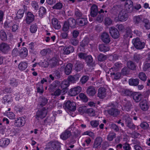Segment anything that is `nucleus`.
<instances>
[{"label": "nucleus", "mask_w": 150, "mask_h": 150, "mask_svg": "<svg viewBox=\"0 0 150 150\" xmlns=\"http://www.w3.org/2000/svg\"><path fill=\"white\" fill-rule=\"evenodd\" d=\"M49 104H47V107H43L38 110L36 113V118L38 120H42L45 117L47 112V110L51 109L52 108V106L50 107Z\"/></svg>", "instance_id": "f257e3e1"}, {"label": "nucleus", "mask_w": 150, "mask_h": 150, "mask_svg": "<svg viewBox=\"0 0 150 150\" xmlns=\"http://www.w3.org/2000/svg\"><path fill=\"white\" fill-rule=\"evenodd\" d=\"M61 144L57 141H50L47 144L45 150H60Z\"/></svg>", "instance_id": "f03ea898"}, {"label": "nucleus", "mask_w": 150, "mask_h": 150, "mask_svg": "<svg viewBox=\"0 0 150 150\" xmlns=\"http://www.w3.org/2000/svg\"><path fill=\"white\" fill-rule=\"evenodd\" d=\"M132 43L135 47L137 49H141L144 48L145 43L144 42H141L138 38L134 39L132 40Z\"/></svg>", "instance_id": "7ed1b4c3"}, {"label": "nucleus", "mask_w": 150, "mask_h": 150, "mask_svg": "<svg viewBox=\"0 0 150 150\" xmlns=\"http://www.w3.org/2000/svg\"><path fill=\"white\" fill-rule=\"evenodd\" d=\"M103 142V140L102 137H97L94 141L93 146V148L98 149L100 147Z\"/></svg>", "instance_id": "20e7f679"}, {"label": "nucleus", "mask_w": 150, "mask_h": 150, "mask_svg": "<svg viewBox=\"0 0 150 150\" xmlns=\"http://www.w3.org/2000/svg\"><path fill=\"white\" fill-rule=\"evenodd\" d=\"M110 33L112 37L114 39L118 38L120 34L118 30L114 27H111L110 30Z\"/></svg>", "instance_id": "39448f33"}, {"label": "nucleus", "mask_w": 150, "mask_h": 150, "mask_svg": "<svg viewBox=\"0 0 150 150\" xmlns=\"http://www.w3.org/2000/svg\"><path fill=\"white\" fill-rule=\"evenodd\" d=\"M81 90V88L80 86L72 88L69 90V95L71 96H74L79 93Z\"/></svg>", "instance_id": "423d86ee"}, {"label": "nucleus", "mask_w": 150, "mask_h": 150, "mask_svg": "<svg viewBox=\"0 0 150 150\" xmlns=\"http://www.w3.org/2000/svg\"><path fill=\"white\" fill-rule=\"evenodd\" d=\"M25 123V119L23 117H18L15 120V125L17 127H21L23 126Z\"/></svg>", "instance_id": "0eeeda50"}, {"label": "nucleus", "mask_w": 150, "mask_h": 150, "mask_svg": "<svg viewBox=\"0 0 150 150\" xmlns=\"http://www.w3.org/2000/svg\"><path fill=\"white\" fill-rule=\"evenodd\" d=\"M63 107L67 111H74L76 109V104H64Z\"/></svg>", "instance_id": "6e6552de"}, {"label": "nucleus", "mask_w": 150, "mask_h": 150, "mask_svg": "<svg viewBox=\"0 0 150 150\" xmlns=\"http://www.w3.org/2000/svg\"><path fill=\"white\" fill-rule=\"evenodd\" d=\"M11 49L8 45L5 43H2L0 45V50L3 52L6 53Z\"/></svg>", "instance_id": "1a4fd4ad"}, {"label": "nucleus", "mask_w": 150, "mask_h": 150, "mask_svg": "<svg viewBox=\"0 0 150 150\" xmlns=\"http://www.w3.org/2000/svg\"><path fill=\"white\" fill-rule=\"evenodd\" d=\"M106 89L103 87L100 88L98 91V96L101 99L104 98L106 96Z\"/></svg>", "instance_id": "9d476101"}, {"label": "nucleus", "mask_w": 150, "mask_h": 150, "mask_svg": "<svg viewBox=\"0 0 150 150\" xmlns=\"http://www.w3.org/2000/svg\"><path fill=\"white\" fill-rule=\"evenodd\" d=\"M101 39L105 43H108L110 42V38L108 33H103L101 36Z\"/></svg>", "instance_id": "9b49d317"}, {"label": "nucleus", "mask_w": 150, "mask_h": 150, "mask_svg": "<svg viewBox=\"0 0 150 150\" xmlns=\"http://www.w3.org/2000/svg\"><path fill=\"white\" fill-rule=\"evenodd\" d=\"M34 19V16L31 12H28L26 18V23L28 24H30L32 23Z\"/></svg>", "instance_id": "f8f14e48"}, {"label": "nucleus", "mask_w": 150, "mask_h": 150, "mask_svg": "<svg viewBox=\"0 0 150 150\" xmlns=\"http://www.w3.org/2000/svg\"><path fill=\"white\" fill-rule=\"evenodd\" d=\"M71 135L70 131L65 130L60 135V138L63 140H66L69 138Z\"/></svg>", "instance_id": "ddd939ff"}, {"label": "nucleus", "mask_w": 150, "mask_h": 150, "mask_svg": "<svg viewBox=\"0 0 150 150\" xmlns=\"http://www.w3.org/2000/svg\"><path fill=\"white\" fill-rule=\"evenodd\" d=\"M28 51L25 47H23L20 50L19 55L21 58L23 59L25 58L28 55Z\"/></svg>", "instance_id": "4468645a"}, {"label": "nucleus", "mask_w": 150, "mask_h": 150, "mask_svg": "<svg viewBox=\"0 0 150 150\" xmlns=\"http://www.w3.org/2000/svg\"><path fill=\"white\" fill-rule=\"evenodd\" d=\"M119 20L121 21H126L128 18V15L126 13H124L122 11L120 12L118 17Z\"/></svg>", "instance_id": "2eb2a0df"}, {"label": "nucleus", "mask_w": 150, "mask_h": 150, "mask_svg": "<svg viewBox=\"0 0 150 150\" xmlns=\"http://www.w3.org/2000/svg\"><path fill=\"white\" fill-rule=\"evenodd\" d=\"M108 114L113 116H117L120 113V111L118 109L114 108H112L107 110Z\"/></svg>", "instance_id": "dca6fc26"}, {"label": "nucleus", "mask_w": 150, "mask_h": 150, "mask_svg": "<svg viewBox=\"0 0 150 150\" xmlns=\"http://www.w3.org/2000/svg\"><path fill=\"white\" fill-rule=\"evenodd\" d=\"M87 93L89 96H93L96 93L97 90L93 86H90L87 90Z\"/></svg>", "instance_id": "f3484780"}, {"label": "nucleus", "mask_w": 150, "mask_h": 150, "mask_svg": "<svg viewBox=\"0 0 150 150\" xmlns=\"http://www.w3.org/2000/svg\"><path fill=\"white\" fill-rule=\"evenodd\" d=\"M126 124L129 128L132 129L135 128V126L132 122V119L130 117H127V119H126Z\"/></svg>", "instance_id": "a211bd4d"}, {"label": "nucleus", "mask_w": 150, "mask_h": 150, "mask_svg": "<svg viewBox=\"0 0 150 150\" xmlns=\"http://www.w3.org/2000/svg\"><path fill=\"white\" fill-rule=\"evenodd\" d=\"M77 23L80 26H83L87 23L88 21L86 18H80L76 20Z\"/></svg>", "instance_id": "6ab92c4d"}, {"label": "nucleus", "mask_w": 150, "mask_h": 150, "mask_svg": "<svg viewBox=\"0 0 150 150\" xmlns=\"http://www.w3.org/2000/svg\"><path fill=\"white\" fill-rule=\"evenodd\" d=\"M80 76L78 74H76L74 76H69L68 77L67 79L69 82L74 83L79 80Z\"/></svg>", "instance_id": "aec40b11"}, {"label": "nucleus", "mask_w": 150, "mask_h": 150, "mask_svg": "<svg viewBox=\"0 0 150 150\" xmlns=\"http://www.w3.org/2000/svg\"><path fill=\"white\" fill-rule=\"evenodd\" d=\"M28 64L26 62H21L18 65L19 70L21 71L25 70L28 67Z\"/></svg>", "instance_id": "412c9836"}, {"label": "nucleus", "mask_w": 150, "mask_h": 150, "mask_svg": "<svg viewBox=\"0 0 150 150\" xmlns=\"http://www.w3.org/2000/svg\"><path fill=\"white\" fill-rule=\"evenodd\" d=\"M64 53L65 54H69L73 52L74 51L73 47L71 46L68 47H64L63 49Z\"/></svg>", "instance_id": "4be33fe9"}, {"label": "nucleus", "mask_w": 150, "mask_h": 150, "mask_svg": "<svg viewBox=\"0 0 150 150\" xmlns=\"http://www.w3.org/2000/svg\"><path fill=\"white\" fill-rule=\"evenodd\" d=\"M98 7L96 5H93L91 9V16L94 17L96 16L98 13Z\"/></svg>", "instance_id": "5701e85b"}, {"label": "nucleus", "mask_w": 150, "mask_h": 150, "mask_svg": "<svg viewBox=\"0 0 150 150\" xmlns=\"http://www.w3.org/2000/svg\"><path fill=\"white\" fill-rule=\"evenodd\" d=\"M69 85V82L67 80L64 81L62 82L61 84V87L63 90L64 92H67V88Z\"/></svg>", "instance_id": "b1692460"}, {"label": "nucleus", "mask_w": 150, "mask_h": 150, "mask_svg": "<svg viewBox=\"0 0 150 150\" xmlns=\"http://www.w3.org/2000/svg\"><path fill=\"white\" fill-rule=\"evenodd\" d=\"M133 2L131 0L128 1L125 4V7L127 10H132L133 8Z\"/></svg>", "instance_id": "393cba45"}, {"label": "nucleus", "mask_w": 150, "mask_h": 150, "mask_svg": "<svg viewBox=\"0 0 150 150\" xmlns=\"http://www.w3.org/2000/svg\"><path fill=\"white\" fill-rule=\"evenodd\" d=\"M10 140L8 139H3L0 141V146L4 147L7 146L10 143Z\"/></svg>", "instance_id": "a878e982"}, {"label": "nucleus", "mask_w": 150, "mask_h": 150, "mask_svg": "<svg viewBox=\"0 0 150 150\" xmlns=\"http://www.w3.org/2000/svg\"><path fill=\"white\" fill-rule=\"evenodd\" d=\"M139 80L138 79H130L129 81V85L131 86H136L139 84Z\"/></svg>", "instance_id": "bb28decb"}, {"label": "nucleus", "mask_w": 150, "mask_h": 150, "mask_svg": "<svg viewBox=\"0 0 150 150\" xmlns=\"http://www.w3.org/2000/svg\"><path fill=\"white\" fill-rule=\"evenodd\" d=\"M72 67V64H68L67 65L65 70V72L67 75H68L70 73Z\"/></svg>", "instance_id": "cd10ccee"}, {"label": "nucleus", "mask_w": 150, "mask_h": 150, "mask_svg": "<svg viewBox=\"0 0 150 150\" xmlns=\"http://www.w3.org/2000/svg\"><path fill=\"white\" fill-rule=\"evenodd\" d=\"M115 137L116 134L114 132H110L107 136V139L109 141H111Z\"/></svg>", "instance_id": "c85d7f7f"}, {"label": "nucleus", "mask_w": 150, "mask_h": 150, "mask_svg": "<svg viewBox=\"0 0 150 150\" xmlns=\"http://www.w3.org/2000/svg\"><path fill=\"white\" fill-rule=\"evenodd\" d=\"M142 95L138 93L134 94L133 96V98L134 100L137 102H138L140 101L142 98Z\"/></svg>", "instance_id": "c756f323"}, {"label": "nucleus", "mask_w": 150, "mask_h": 150, "mask_svg": "<svg viewBox=\"0 0 150 150\" xmlns=\"http://www.w3.org/2000/svg\"><path fill=\"white\" fill-rule=\"evenodd\" d=\"M46 9L43 6L41 7L39 9V14L40 17L42 16L46 13Z\"/></svg>", "instance_id": "7c9ffc66"}, {"label": "nucleus", "mask_w": 150, "mask_h": 150, "mask_svg": "<svg viewBox=\"0 0 150 150\" xmlns=\"http://www.w3.org/2000/svg\"><path fill=\"white\" fill-rule=\"evenodd\" d=\"M24 11L23 9H19L17 12L16 17L18 19H21L23 16Z\"/></svg>", "instance_id": "2f4dec72"}, {"label": "nucleus", "mask_w": 150, "mask_h": 150, "mask_svg": "<svg viewBox=\"0 0 150 150\" xmlns=\"http://www.w3.org/2000/svg\"><path fill=\"white\" fill-rule=\"evenodd\" d=\"M99 49L100 51L106 52L108 51L110 48L108 46H105L102 44L99 45Z\"/></svg>", "instance_id": "473e14b6"}, {"label": "nucleus", "mask_w": 150, "mask_h": 150, "mask_svg": "<svg viewBox=\"0 0 150 150\" xmlns=\"http://www.w3.org/2000/svg\"><path fill=\"white\" fill-rule=\"evenodd\" d=\"M0 38L3 41H5L7 39L6 33L3 30H1L0 32Z\"/></svg>", "instance_id": "72a5a7b5"}, {"label": "nucleus", "mask_w": 150, "mask_h": 150, "mask_svg": "<svg viewBox=\"0 0 150 150\" xmlns=\"http://www.w3.org/2000/svg\"><path fill=\"white\" fill-rule=\"evenodd\" d=\"M58 62V60L56 58H53L50 61V64L52 67L57 64Z\"/></svg>", "instance_id": "f704fd0d"}, {"label": "nucleus", "mask_w": 150, "mask_h": 150, "mask_svg": "<svg viewBox=\"0 0 150 150\" xmlns=\"http://www.w3.org/2000/svg\"><path fill=\"white\" fill-rule=\"evenodd\" d=\"M79 97L83 102H86L88 100L87 97L83 93H80L79 95Z\"/></svg>", "instance_id": "c9c22d12"}, {"label": "nucleus", "mask_w": 150, "mask_h": 150, "mask_svg": "<svg viewBox=\"0 0 150 150\" xmlns=\"http://www.w3.org/2000/svg\"><path fill=\"white\" fill-rule=\"evenodd\" d=\"M111 76L112 78L115 79H118L120 78L121 75L119 73H111Z\"/></svg>", "instance_id": "e433bc0d"}, {"label": "nucleus", "mask_w": 150, "mask_h": 150, "mask_svg": "<svg viewBox=\"0 0 150 150\" xmlns=\"http://www.w3.org/2000/svg\"><path fill=\"white\" fill-rule=\"evenodd\" d=\"M139 77L142 80L145 81L146 79V75L143 72H140L139 74Z\"/></svg>", "instance_id": "4c0bfd02"}, {"label": "nucleus", "mask_w": 150, "mask_h": 150, "mask_svg": "<svg viewBox=\"0 0 150 150\" xmlns=\"http://www.w3.org/2000/svg\"><path fill=\"white\" fill-rule=\"evenodd\" d=\"M127 67L132 70L134 69L135 66L134 64L132 61H128L127 64Z\"/></svg>", "instance_id": "58836bf2"}, {"label": "nucleus", "mask_w": 150, "mask_h": 150, "mask_svg": "<svg viewBox=\"0 0 150 150\" xmlns=\"http://www.w3.org/2000/svg\"><path fill=\"white\" fill-rule=\"evenodd\" d=\"M86 112L88 115L91 116H94L95 115V111L92 108L87 109Z\"/></svg>", "instance_id": "ea45409f"}, {"label": "nucleus", "mask_w": 150, "mask_h": 150, "mask_svg": "<svg viewBox=\"0 0 150 150\" xmlns=\"http://www.w3.org/2000/svg\"><path fill=\"white\" fill-rule=\"evenodd\" d=\"M90 124L92 127H96L99 124V121L98 120H93L91 121Z\"/></svg>", "instance_id": "a19ab883"}, {"label": "nucleus", "mask_w": 150, "mask_h": 150, "mask_svg": "<svg viewBox=\"0 0 150 150\" xmlns=\"http://www.w3.org/2000/svg\"><path fill=\"white\" fill-rule=\"evenodd\" d=\"M37 30V28L35 24H33L31 25L30 27V30L32 33H35Z\"/></svg>", "instance_id": "79ce46f5"}, {"label": "nucleus", "mask_w": 150, "mask_h": 150, "mask_svg": "<svg viewBox=\"0 0 150 150\" xmlns=\"http://www.w3.org/2000/svg\"><path fill=\"white\" fill-rule=\"evenodd\" d=\"M70 26L74 25L76 23V21L72 18H70L69 19L68 21H66Z\"/></svg>", "instance_id": "37998d69"}, {"label": "nucleus", "mask_w": 150, "mask_h": 150, "mask_svg": "<svg viewBox=\"0 0 150 150\" xmlns=\"http://www.w3.org/2000/svg\"><path fill=\"white\" fill-rule=\"evenodd\" d=\"M140 106L142 110L144 111L147 110L149 108V105L147 104H141Z\"/></svg>", "instance_id": "c03bdc74"}, {"label": "nucleus", "mask_w": 150, "mask_h": 150, "mask_svg": "<svg viewBox=\"0 0 150 150\" xmlns=\"http://www.w3.org/2000/svg\"><path fill=\"white\" fill-rule=\"evenodd\" d=\"M32 7L36 10H38L39 6L37 2L35 1H32L31 3Z\"/></svg>", "instance_id": "a18cd8bd"}, {"label": "nucleus", "mask_w": 150, "mask_h": 150, "mask_svg": "<svg viewBox=\"0 0 150 150\" xmlns=\"http://www.w3.org/2000/svg\"><path fill=\"white\" fill-rule=\"evenodd\" d=\"M131 149V147L129 144L126 143L123 144L122 150H130Z\"/></svg>", "instance_id": "49530a36"}, {"label": "nucleus", "mask_w": 150, "mask_h": 150, "mask_svg": "<svg viewBox=\"0 0 150 150\" xmlns=\"http://www.w3.org/2000/svg\"><path fill=\"white\" fill-rule=\"evenodd\" d=\"M7 116L11 119H14L15 118L16 115L12 112H9L7 113Z\"/></svg>", "instance_id": "de8ad7c7"}, {"label": "nucleus", "mask_w": 150, "mask_h": 150, "mask_svg": "<svg viewBox=\"0 0 150 150\" xmlns=\"http://www.w3.org/2000/svg\"><path fill=\"white\" fill-rule=\"evenodd\" d=\"M62 4L61 3H58L54 6L53 8L57 9H60L62 8Z\"/></svg>", "instance_id": "09e8293b"}, {"label": "nucleus", "mask_w": 150, "mask_h": 150, "mask_svg": "<svg viewBox=\"0 0 150 150\" xmlns=\"http://www.w3.org/2000/svg\"><path fill=\"white\" fill-rule=\"evenodd\" d=\"M70 26L68 23L65 21L64 24L63 28V30L64 31H67L69 30V26Z\"/></svg>", "instance_id": "8fccbe9b"}, {"label": "nucleus", "mask_w": 150, "mask_h": 150, "mask_svg": "<svg viewBox=\"0 0 150 150\" xmlns=\"http://www.w3.org/2000/svg\"><path fill=\"white\" fill-rule=\"evenodd\" d=\"M89 79L88 77L87 76H83L80 80V82L82 84L85 83Z\"/></svg>", "instance_id": "3c124183"}, {"label": "nucleus", "mask_w": 150, "mask_h": 150, "mask_svg": "<svg viewBox=\"0 0 150 150\" xmlns=\"http://www.w3.org/2000/svg\"><path fill=\"white\" fill-rule=\"evenodd\" d=\"M40 66L46 67L48 65V63L47 61H44L43 62H40L38 64Z\"/></svg>", "instance_id": "603ef678"}, {"label": "nucleus", "mask_w": 150, "mask_h": 150, "mask_svg": "<svg viewBox=\"0 0 150 150\" xmlns=\"http://www.w3.org/2000/svg\"><path fill=\"white\" fill-rule=\"evenodd\" d=\"M11 96H6L4 98V100L5 103H8L11 102Z\"/></svg>", "instance_id": "864d4df0"}, {"label": "nucleus", "mask_w": 150, "mask_h": 150, "mask_svg": "<svg viewBox=\"0 0 150 150\" xmlns=\"http://www.w3.org/2000/svg\"><path fill=\"white\" fill-rule=\"evenodd\" d=\"M112 23V21L110 19L108 18H106L105 19V24L106 26H108Z\"/></svg>", "instance_id": "5fc2aeb1"}, {"label": "nucleus", "mask_w": 150, "mask_h": 150, "mask_svg": "<svg viewBox=\"0 0 150 150\" xmlns=\"http://www.w3.org/2000/svg\"><path fill=\"white\" fill-rule=\"evenodd\" d=\"M125 37H129L130 38H132V32L130 29L127 30L126 31V34L124 35Z\"/></svg>", "instance_id": "6e6d98bb"}, {"label": "nucleus", "mask_w": 150, "mask_h": 150, "mask_svg": "<svg viewBox=\"0 0 150 150\" xmlns=\"http://www.w3.org/2000/svg\"><path fill=\"white\" fill-rule=\"evenodd\" d=\"M88 43V39H85L83 40L81 44V46L82 47H84L87 45Z\"/></svg>", "instance_id": "4d7b16f0"}, {"label": "nucleus", "mask_w": 150, "mask_h": 150, "mask_svg": "<svg viewBox=\"0 0 150 150\" xmlns=\"http://www.w3.org/2000/svg\"><path fill=\"white\" fill-rule=\"evenodd\" d=\"M140 126L144 129H146L148 127L149 125L147 122H143L141 123Z\"/></svg>", "instance_id": "13d9d810"}, {"label": "nucleus", "mask_w": 150, "mask_h": 150, "mask_svg": "<svg viewBox=\"0 0 150 150\" xmlns=\"http://www.w3.org/2000/svg\"><path fill=\"white\" fill-rule=\"evenodd\" d=\"M85 59L87 62L90 63L92 62L93 61V58L91 56L88 55L87 56H86Z\"/></svg>", "instance_id": "bf43d9fd"}, {"label": "nucleus", "mask_w": 150, "mask_h": 150, "mask_svg": "<svg viewBox=\"0 0 150 150\" xmlns=\"http://www.w3.org/2000/svg\"><path fill=\"white\" fill-rule=\"evenodd\" d=\"M144 21L145 23V27L147 29H149L150 28V24L149 20L146 19Z\"/></svg>", "instance_id": "052dcab7"}, {"label": "nucleus", "mask_w": 150, "mask_h": 150, "mask_svg": "<svg viewBox=\"0 0 150 150\" xmlns=\"http://www.w3.org/2000/svg\"><path fill=\"white\" fill-rule=\"evenodd\" d=\"M106 58L105 56L103 54H100L98 56V60L100 61H102L105 59Z\"/></svg>", "instance_id": "680f3d73"}, {"label": "nucleus", "mask_w": 150, "mask_h": 150, "mask_svg": "<svg viewBox=\"0 0 150 150\" xmlns=\"http://www.w3.org/2000/svg\"><path fill=\"white\" fill-rule=\"evenodd\" d=\"M83 135H88L90 137H93L94 136L93 132L91 131H87L84 132L83 133Z\"/></svg>", "instance_id": "e2e57ef3"}, {"label": "nucleus", "mask_w": 150, "mask_h": 150, "mask_svg": "<svg viewBox=\"0 0 150 150\" xmlns=\"http://www.w3.org/2000/svg\"><path fill=\"white\" fill-rule=\"evenodd\" d=\"M61 93V91L60 89L56 90L54 93H52V95L53 96H58Z\"/></svg>", "instance_id": "0e129e2a"}, {"label": "nucleus", "mask_w": 150, "mask_h": 150, "mask_svg": "<svg viewBox=\"0 0 150 150\" xmlns=\"http://www.w3.org/2000/svg\"><path fill=\"white\" fill-rule=\"evenodd\" d=\"M131 105L130 104H125V105H124L123 109L127 111H128L130 108Z\"/></svg>", "instance_id": "69168bd1"}, {"label": "nucleus", "mask_w": 150, "mask_h": 150, "mask_svg": "<svg viewBox=\"0 0 150 150\" xmlns=\"http://www.w3.org/2000/svg\"><path fill=\"white\" fill-rule=\"evenodd\" d=\"M71 42L73 45H76L78 44L79 41L75 39H72L71 40Z\"/></svg>", "instance_id": "338daca9"}, {"label": "nucleus", "mask_w": 150, "mask_h": 150, "mask_svg": "<svg viewBox=\"0 0 150 150\" xmlns=\"http://www.w3.org/2000/svg\"><path fill=\"white\" fill-rule=\"evenodd\" d=\"M134 21L136 23H137L141 21V19L139 16H136L134 18Z\"/></svg>", "instance_id": "774afa93"}]
</instances>
